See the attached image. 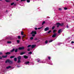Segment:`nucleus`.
<instances>
[{
    "mask_svg": "<svg viewBox=\"0 0 74 74\" xmlns=\"http://www.w3.org/2000/svg\"><path fill=\"white\" fill-rule=\"evenodd\" d=\"M37 34V32L36 31H32L30 34H32V37H34L35 35Z\"/></svg>",
    "mask_w": 74,
    "mask_h": 74,
    "instance_id": "nucleus-1",
    "label": "nucleus"
},
{
    "mask_svg": "<svg viewBox=\"0 0 74 74\" xmlns=\"http://www.w3.org/2000/svg\"><path fill=\"white\" fill-rule=\"evenodd\" d=\"M8 62L9 64H12L13 63L12 62V61H11L9 59L7 60L5 62V63H7Z\"/></svg>",
    "mask_w": 74,
    "mask_h": 74,
    "instance_id": "nucleus-2",
    "label": "nucleus"
},
{
    "mask_svg": "<svg viewBox=\"0 0 74 74\" xmlns=\"http://www.w3.org/2000/svg\"><path fill=\"white\" fill-rule=\"evenodd\" d=\"M25 49V47H19L18 48L19 50H23V49Z\"/></svg>",
    "mask_w": 74,
    "mask_h": 74,
    "instance_id": "nucleus-3",
    "label": "nucleus"
},
{
    "mask_svg": "<svg viewBox=\"0 0 74 74\" xmlns=\"http://www.w3.org/2000/svg\"><path fill=\"white\" fill-rule=\"evenodd\" d=\"M56 25H57V27H59V26H60V23H57Z\"/></svg>",
    "mask_w": 74,
    "mask_h": 74,
    "instance_id": "nucleus-4",
    "label": "nucleus"
},
{
    "mask_svg": "<svg viewBox=\"0 0 74 74\" xmlns=\"http://www.w3.org/2000/svg\"><path fill=\"white\" fill-rule=\"evenodd\" d=\"M57 34L56 33H54L52 36V37L53 38H54V37H55L56 36Z\"/></svg>",
    "mask_w": 74,
    "mask_h": 74,
    "instance_id": "nucleus-5",
    "label": "nucleus"
},
{
    "mask_svg": "<svg viewBox=\"0 0 74 74\" xmlns=\"http://www.w3.org/2000/svg\"><path fill=\"white\" fill-rule=\"evenodd\" d=\"M49 30V28L48 27H46L44 29L45 32H46V31H47V30Z\"/></svg>",
    "mask_w": 74,
    "mask_h": 74,
    "instance_id": "nucleus-6",
    "label": "nucleus"
},
{
    "mask_svg": "<svg viewBox=\"0 0 74 74\" xmlns=\"http://www.w3.org/2000/svg\"><path fill=\"white\" fill-rule=\"evenodd\" d=\"M36 47V45H32L31 46V48H34V47Z\"/></svg>",
    "mask_w": 74,
    "mask_h": 74,
    "instance_id": "nucleus-7",
    "label": "nucleus"
},
{
    "mask_svg": "<svg viewBox=\"0 0 74 74\" xmlns=\"http://www.w3.org/2000/svg\"><path fill=\"white\" fill-rule=\"evenodd\" d=\"M8 56V55H6V56H2V57L3 58H7V57Z\"/></svg>",
    "mask_w": 74,
    "mask_h": 74,
    "instance_id": "nucleus-8",
    "label": "nucleus"
},
{
    "mask_svg": "<svg viewBox=\"0 0 74 74\" xmlns=\"http://www.w3.org/2000/svg\"><path fill=\"white\" fill-rule=\"evenodd\" d=\"M23 57L25 59H26L28 58V56L26 55L24 56Z\"/></svg>",
    "mask_w": 74,
    "mask_h": 74,
    "instance_id": "nucleus-9",
    "label": "nucleus"
},
{
    "mask_svg": "<svg viewBox=\"0 0 74 74\" xmlns=\"http://www.w3.org/2000/svg\"><path fill=\"white\" fill-rule=\"evenodd\" d=\"M18 60H21V56H19L17 57Z\"/></svg>",
    "mask_w": 74,
    "mask_h": 74,
    "instance_id": "nucleus-10",
    "label": "nucleus"
},
{
    "mask_svg": "<svg viewBox=\"0 0 74 74\" xmlns=\"http://www.w3.org/2000/svg\"><path fill=\"white\" fill-rule=\"evenodd\" d=\"M11 66H9L6 67L7 69H11Z\"/></svg>",
    "mask_w": 74,
    "mask_h": 74,
    "instance_id": "nucleus-11",
    "label": "nucleus"
},
{
    "mask_svg": "<svg viewBox=\"0 0 74 74\" xmlns=\"http://www.w3.org/2000/svg\"><path fill=\"white\" fill-rule=\"evenodd\" d=\"M29 63H30L29 62L27 61L25 62V64H29Z\"/></svg>",
    "mask_w": 74,
    "mask_h": 74,
    "instance_id": "nucleus-12",
    "label": "nucleus"
},
{
    "mask_svg": "<svg viewBox=\"0 0 74 74\" xmlns=\"http://www.w3.org/2000/svg\"><path fill=\"white\" fill-rule=\"evenodd\" d=\"M5 55H10V54H11V53L10 52H7L5 53Z\"/></svg>",
    "mask_w": 74,
    "mask_h": 74,
    "instance_id": "nucleus-13",
    "label": "nucleus"
},
{
    "mask_svg": "<svg viewBox=\"0 0 74 74\" xmlns=\"http://www.w3.org/2000/svg\"><path fill=\"white\" fill-rule=\"evenodd\" d=\"M5 1H6V2H7L8 3H9L10 2H11V0H5Z\"/></svg>",
    "mask_w": 74,
    "mask_h": 74,
    "instance_id": "nucleus-14",
    "label": "nucleus"
},
{
    "mask_svg": "<svg viewBox=\"0 0 74 74\" xmlns=\"http://www.w3.org/2000/svg\"><path fill=\"white\" fill-rule=\"evenodd\" d=\"M14 60L15 62H16L17 61V58H14Z\"/></svg>",
    "mask_w": 74,
    "mask_h": 74,
    "instance_id": "nucleus-15",
    "label": "nucleus"
},
{
    "mask_svg": "<svg viewBox=\"0 0 74 74\" xmlns=\"http://www.w3.org/2000/svg\"><path fill=\"white\" fill-rule=\"evenodd\" d=\"M25 53V52H21L20 53V55H24Z\"/></svg>",
    "mask_w": 74,
    "mask_h": 74,
    "instance_id": "nucleus-16",
    "label": "nucleus"
},
{
    "mask_svg": "<svg viewBox=\"0 0 74 74\" xmlns=\"http://www.w3.org/2000/svg\"><path fill=\"white\" fill-rule=\"evenodd\" d=\"M15 51V49H13L12 50L10 51L11 52H13Z\"/></svg>",
    "mask_w": 74,
    "mask_h": 74,
    "instance_id": "nucleus-17",
    "label": "nucleus"
},
{
    "mask_svg": "<svg viewBox=\"0 0 74 74\" xmlns=\"http://www.w3.org/2000/svg\"><path fill=\"white\" fill-rule=\"evenodd\" d=\"M61 32V29H59L58 31V33H59V34H60V33Z\"/></svg>",
    "mask_w": 74,
    "mask_h": 74,
    "instance_id": "nucleus-18",
    "label": "nucleus"
},
{
    "mask_svg": "<svg viewBox=\"0 0 74 74\" xmlns=\"http://www.w3.org/2000/svg\"><path fill=\"white\" fill-rule=\"evenodd\" d=\"M15 56H12L10 57V59H12V58H15Z\"/></svg>",
    "mask_w": 74,
    "mask_h": 74,
    "instance_id": "nucleus-19",
    "label": "nucleus"
},
{
    "mask_svg": "<svg viewBox=\"0 0 74 74\" xmlns=\"http://www.w3.org/2000/svg\"><path fill=\"white\" fill-rule=\"evenodd\" d=\"M56 32V30L55 29V30H53V33H54V34H55V33H56L55 32Z\"/></svg>",
    "mask_w": 74,
    "mask_h": 74,
    "instance_id": "nucleus-20",
    "label": "nucleus"
},
{
    "mask_svg": "<svg viewBox=\"0 0 74 74\" xmlns=\"http://www.w3.org/2000/svg\"><path fill=\"white\" fill-rule=\"evenodd\" d=\"M21 62V60H18L17 63H19Z\"/></svg>",
    "mask_w": 74,
    "mask_h": 74,
    "instance_id": "nucleus-21",
    "label": "nucleus"
},
{
    "mask_svg": "<svg viewBox=\"0 0 74 74\" xmlns=\"http://www.w3.org/2000/svg\"><path fill=\"white\" fill-rule=\"evenodd\" d=\"M17 52H18V49H16L15 50V52L16 53Z\"/></svg>",
    "mask_w": 74,
    "mask_h": 74,
    "instance_id": "nucleus-22",
    "label": "nucleus"
},
{
    "mask_svg": "<svg viewBox=\"0 0 74 74\" xmlns=\"http://www.w3.org/2000/svg\"><path fill=\"white\" fill-rule=\"evenodd\" d=\"M23 33H24L23 32H21V34L22 36H23Z\"/></svg>",
    "mask_w": 74,
    "mask_h": 74,
    "instance_id": "nucleus-23",
    "label": "nucleus"
},
{
    "mask_svg": "<svg viewBox=\"0 0 74 74\" xmlns=\"http://www.w3.org/2000/svg\"><path fill=\"white\" fill-rule=\"evenodd\" d=\"M17 43H18V44H19V42H20V40H17Z\"/></svg>",
    "mask_w": 74,
    "mask_h": 74,
    "instance_id": "nucleus-24",
    "label": "nucleus"
},
{
    "mask_svg": "<svg viewBox=\"0 0 74 74\" xmlns=\"http://www.w3.org/2000/svg\"><path fill=\"white\" fill-rule=\"evenodd\" d=\"M48 42V40H46V41H45V43L47 44Z\"/></svg>",
    "mask_w": 74,
    "mask_h": 74,
    "instance_id": "nucleus-25",
    "label": "nucleus"
},
{
    "mask_svg": "<svg viewBox=\"0 0 74 74\" xmlns=\"http://www.w3.org/2000/svg\"><path fill=\"white\" fill-rule=\"evenodd\" d=\"M7 43H8V44H11V41H8L7 42Z\"/></svg>",
    "mask_w": 74,
    "mask_h": 74,
    "instance_id": "nucleus-26",
    "label": "nucleus"
},
{
    "mask_svg": "<svg viewBox=\"0 0 74 74\" xmlns=\"http://www.w3.org/2000/svg\"><path fill=\"white\" fill-rule=\"evenodd\" d=\"M55 26H53V27H52V29L53 30V29H55Z\"/></svg>",
    "mask_w": 74,
    "mask_h": 74,
    "instance_id": "nucleus-27",
    "label": "nucleus"
},
{
    "mask_svg": "<svg viewBox=\"0 0 74 74\" xmlns=\"http://www.w3.org/2000/svg\"><path fill=\"white\" fill-rule=\"evenodd\" d=\"M18 39H21V36H18Z\"/></svg>",
    "mask_w": 74,
    "mask_h": 74,
    "instance_id": "nucleus-28",
    "label": "nucleus"
},
{
    "mask_svg": "<svg viewBox=\"0 0 74 74\" xmlns=\"http://www.w3.org/2000/svg\"><path fill=\"white\" fill-rule=\"evenodd\" d=\"M14 4V3L13 2L12 3H11V5H13Z\"/></svg>",
    "mask_w": 74,
    "mask_h": 74,
    "instance_id": "nucleus-29",
    "label": "nucleus"
},
{
    "mask_svg": "<svg viewBox=\"0 0 74 74\" xmlns=\"http://www.w3.org/2000/svg\"><path fill=\"white\" fill-rule=\"evenodd\" d=\"M45 23V21H43L42 23V25H44V24Z\"/></svg>",
    "mask_w": 74,
    "mask_h": 74,
    "instance_id": "nucleus-30",
    "label": "nucleus"
},
{
    "mask_svg": "<svg viewBox=\"0 0 74 74\" xmlns=\"http://www.w3.org/2000/svg\"><path fill=\"white\" fill-rule=\"evenodd\" d=\"M63 25H64L63 23H62L61 24H60V26H63Z\"/></svg>",
    "mask_w": 74,
    "mask_h": 74,
    "instance_id": "nucleus-31",
    "label": "nucleus"
},
{
    "mask_svg": "<svg viewBox=\"0 0 74 74\" xmlns=\"http://www.w3.org/2000/svg\"><path fill=\"white\" fill-rule=\"evenodd\" d=\"M30 39L31 40H33V37H31L30 38Z\"/></svg>",
    "mask_w": 74,
    "mask_h": 74,
    "instance_id": "nucleus-32",
    "label": "nucleus"
},
{
    "mask_svg": "<svg viewBox=\"0 0 74 74\" xmlns=\"http://www.w3.org/2000/svg\"><path fill=\"white\" fill-rule=\"evenodd\" d=\"M42 27H41L38 28V30H39L40 29H42Z\"/></svg>",
    "mask_w": 74,
    "mask_h": 74,
    "instance_id": "nucleus-33",
    "label": "nucleus"
},
{
    "mask_svg": "<svg viewBox=\"0 0 74 74\" xmlns=\"http://www.w3.org/2000/svg\"><path fill=\"white\" fill-rule=\"evenodd\" d=\"M30 1V0H27V3H29Z\"/></svg>",
    "mask_w": 74,
    "mask_h": 74,
    "instance_id": "nucleus-34",
    "label": "nucleus"
},
{
    "mask_svg": "<svg viewBox=\"0 0 74 74\" xmlns=\"http://www.w3.org/2000/svg\"><path fill=\"white\" fill-rule=\"evenodd\" d=\"M31 46V45H29L28 46L27 48H29V47H30Z\"/></svg>",
    "mask_w": 74,
    "mask_h": 74,
    "instance_id": "nucleus-35",
    "label": "nucleus"
},
{
    "mask_svg": "<svg viewBox=\"0 0 74 74\" xmlns=\"http://www.w3.org/2000/svg\"><path fill=\"white\" fill-rule=\"evenodd\" d=\"M24 37H25V35H24V36H22V39L23 40V38Z\"/></svg>",
    "mask_w": 74,
    "mask_h": 74,
    "instance_id": "nucleus-36",
    "label": "nucleus"
},
{
    "mask_svg": "<svg viewBox=\"0 0 74 74\" xmlns=\"http://www.w3.org/2000/svg\"><path fill=\"white\" fill-rule=\"evenodd\" d=\"M29 54H30L31 55V54H32V52H30L29 53Z\"/></svg>",
    "mask_w": 74,
    "mask_h": 74,
    "instance_id": "nucleus-37",
    "label": "nucleus"
},
{
    "mask_svg": "<svg viewBox=\"0 0 74 74\" xmlns=\"http://www.w3.org/2000/svg\"><path fill=\"white\" fill-rule=\"evenodd\" d=\"M21 2H22V1H26V0H21Z\"/></svg>",
    "mask_w": 74,
    "mask_h": 74,
    "instance_id": "nucleus-38",
    "label": "nucleus"
},
{
    "mask_svg": "<svg viewBox=\"0 0 74 74\" xmlns=\"http://www.w3.org/2000/svg\"><path fill=\"white\" fill-rule=\"evenodd\" d=\"M64 10H67V8H64Z\"/></svg>",
    "mask_w": 74,
    "mask_h": 74,
    "instance_id": "nucleus-39",
    "label": "nucleus"
},
{
    "mask_svg": "<svg viewBox=\"0 0 74 74\" xmlns=\"http://www.w3.org/2000/svg\"><path fill=\"white\" fill-rule=\"evenodd\" d=\"M51 30H50L48 32V33H51Z\"/></svg>",
    "mask_w": 74,
    "mask_h": 74,
    "instance_id": "nucleus-40",
    "label": "nucleus"
},
{
    "mask_svg": "<svg viewBox=\"0 0 74 74\" xmlns=\"http://www.w3.org/2000/svg\"><path fill=\"white\" fill-rule=\"evenodd\" d=\"M53 41V40H51L50 41H49V42H52Z\"/></svg>",
    "mask_w": 74,
    "mask_h": 74,
    "instance_id": "nucleus-41",
    "label": "nucleus"
},
{
    "mask_svg": "<svg viewBox=\"0 0 74 74\" xmlns=\"http://www.w3.org/2000/svg\"><path fill=\"white\" fill-rule=\"evenodd\" d=\"M66 28H69V25H66Z\"/></svg>",
    "mask_w": 74,
    "mask_h": 74,
    "instance_id": "nucleus-42",
    "label": "nucleus"
},
{
    "mask_svg": "<svg viewBox=\"0 0 74 74\" xmlns=\"http://www.w3.org/2000/svg\"><path fill=\"white\" fill-rule=\"evenodd\" d=\"M3 55V53L2 52H0V55Z\"/></svg>",
    "mask_w": 74,
    "mask_h": 74,
    "instance_id": "nucleus-43",
    "label": "nucleus"
},
{
    "mask_svg": "<svg viewBox=\"0 0 74 74\" xmlns=\"http://www.w3.org/2000/svg\"><path fill=\"white\" fill-rule=\"evenodd\" d=\"M34 29L35 30H37V27H36L34 28Z\"/></svg>",
    "mask_w": 74,
    "mask_h": 74,
    "instance_id": "nucleus-44",
    "label": "nucleus"
},
{
    "mask_svg": "<svg viewBox=\"0 0 74 74\" xmlns=\"http://www.w3.org/2000/svg\"><path fill=\"white\" fill-rule=\"evenodd\" d=\"M48 59H49V60H50V59H51V57H48Z\"/></svg>",
    "mask_w": 74,
    "mask_h": 74,
    "instance_id": "nucleus-45",
    "label": "nucleus"
},
{
    "mask_svg": "<svg viewBox=\"0 0 74 74\" xmlns=\"http://www.w3.org/2000/svg\"><path fill=\"white\" fill-rule=\"evenodd\" d=\"M40 61H41V60H40V59H39V60H38V62H40Z\"/></svg>",
    "mask_w": 74,
    "mask_h": 74,
    "instance_id": "nucleus-46",
    "label": "nucleus"
},
{
    "mask_svg": "<svg viewBox=\"0 0 74 74\" xmlns=\"http://www.w3.org/2000/svg\"><path fill=\"white\" fill-rule=\"evenodd\" d=\"M59 10H60V11H61V10H62V8H59Z\"/></svg>",
    "mask_w": 74,
    "mask_h": 74,
    "instance_id": "nucleus-47",
    "label": "nucleus"
},
{
    "mask_svg": "<svg viewBox=\"0 0 74 74\" xmlns=\"http://www.w3.org/2000/svg\"><path fill=\"white\" fill-rule=\"evenodd\" d=\"M27 51H30V49H28L27 50Z\"/></svg>",
    "mask_w": 74,
    "mask_h": 74,
    "instance_id": "nucleus-48",
    "label": "nucleus"
},
{
    "mask_svg": "<svg viewBox=\"0 0 74 74\" xmlns=\"http://www.w3.org/2000/svg\"><path fill=\"white\" fill-rule=\"evenodd\" d=\"M71 42V43H72V44H73V43H74V41H72Z\"/></svg>",
    "mask_w": 74,
    "mask_h": 74,
    "instance_id": "nucleus-49",
    "label": "nucleus"
},
{
    "mask_svg": "<svg viewBox=\"0 0 74 74\" xmlns=\"http://www.w3.org/2000/svg\"><path fill=\"white\" fill-rule=\"evenodd\" d=\"M20 67V66H19L18 65L17 66V67H18V68H19V67Z\"/></svg>",
    "mask_w": 74,
    "mask_h": 74,
    "instance_id": "nucleus-50",
    "label": "nucleus"
},
{
    "mask_svg": "<svg viewBox=\"0 0 74 74\" xmlns=\"http://www.w3.org/2000/svg\"><path fill=\"white\" fill-rule=\"evenodd\" d=\"M0 59H2V57L1 56H0Z\"/></svg>",
    "mask_w": 74,
    "mask_h": 74,
    "instance_id": "nucleus-51",
    "label": "nucleus"
},
{
    "mask_svg": "<svg viewBox=\"0 0 74 74\" xmlns=\"http://www.w3.org/2000/svg\"><path fill=\"white\" fill-rule=\"evenodd\" d=\"M35 40H37V38H35Z\"/></svg>",
    "mask_w": 74,
    "mask_h": 74,
    "instance_id": "nucleus-52",
    "label": "nucleus"
},
{
    "mask_svg": "<svg viewBox=\"0 0 74 74\" xmlns=\"http://www.w3.org/2000/svg\"><path fill=\"white\" fill-rule=\"evenodd\" d=\"M39 41H40V40H39L38 41H37V42H39Z\"/></svg>",
    "mask_w": 74,
    "mask_h": 74,
    "instance_id": "nucleus-53",
    "label": "nucleus"
},
{
    "mask_svg": "<svg viewBox=\"0 0 74 74\" xmlns=\"http://www.w3.org/2000/svg\"><path fill=\"white\" fill-rule=\"evenodd\" d=\"M14 6L16 5V4H14Z\"/></svg>",
    "mask_w": 74,
    "mask_h": 74,
    "instance_id": "nucleus-54",
    "label": "nucleus"
},
{
    "mask_svg": "<svg viewBox=\"0 0 74 74\" xmlns=\"http://www.w3.org/2000/svg\"><path fill=\"white\" fill-rule=\"evenodd\" d=\"M16 1H19V0H16Z\"/></svg>",
    "mask_w": 74,
    "mask_h": 74,
    "instance_id": "nucleus-55",
    "label": "nucleus"
},
{
    "mask_svg": "<svg viewBox=\"0 0 74 74\" xmlns=\"http://www.w3.org/2000/svg\"><path fill=\"white\" fill-rule=\"evenodd\" d=\"M23 41H25L24 40H23Z\"/></svg>",
    "mask_w": 74,
    "mask_h": 74,
    "instance_id": "nucleus-56",
    "label": "nucleus"
},
{
    "mask_svg": "<svg viewBox=\"0 0 74 74\" xmlns=\"http://www.w3.org/2000/svg\"><path fill=\"white\" fill-rule=\"evenodd\" d=\"M7 11H7V10H6V12H7Z\"/></svg>",
    "mask_w": 74,
    "mask_h": 74,
    "instance_id": "nucleus-57",
    "label": "nucleus"
},
{
    "mask_svg": "<svg viewBox=\"0 0 74 74\" xmlns=\"http://www.w3.org/2000/svg\"><path fill=\"white\" fill-rule=\"evenodd\" d=\"M2 0H0V1H1Z\"/></svg>",
    "mask_w": 74,
    "mask_h": 74,
    "instance_id": "nucleus-58",
    "label": "nucleus"
}]
</instances>
